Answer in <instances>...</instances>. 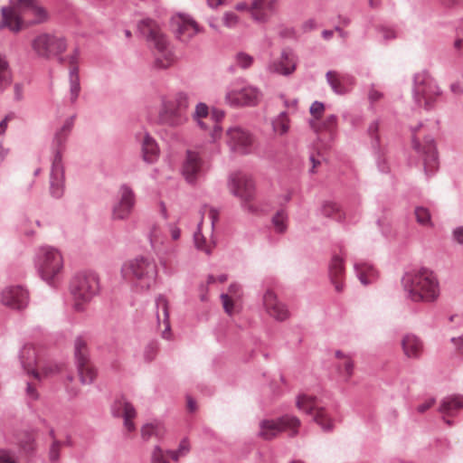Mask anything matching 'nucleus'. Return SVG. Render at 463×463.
<instances>
[{"label": "nucleus", "mask_w": 463, "mask_h": 463, "mask_svg": "<svg viewBox=\"0 0 463 463\" xmlns=\"http://www.w3.org/2000/svg\"><path fill=\"white\" fill-rule=\"evenodd\" d=\"M12 71L5 57L0 54V93L5 91L12 83Z\"/></svg>", "instance_id": "37"}, {"label": "nucleus", "mask_w": 463, "mask_h": 463, "mask_svg": "<svg viewBox=\"0 0 463 463\" xmlns=\"http://www.w3.org/2000/svg\"><path fill=\"white\" fill-rule=\"evenodd\" d=\"M70 290L74 298V309L81 312L84 310V305L99 293V278L92 272L78 273L71 281Z\"/></svg>", "instance_id": "7"}, {"label": "nucleus", "mask_w": 463, "mask_h": 463, "mask_svg": "<svg viewBox=\"0 0 463 463\" xmlns=\"http://www.w3.org/2000/svg\"><path fill=\"white\" fill-rule=\"evenodd\" d=\"M0 300L3 305L19 310L27 307L29 293L21 286H9L2 290Z\"/></svg>", "instance_id": "20"}, {"label": "nucleus", "mask_w": 463, "mask_h": 463, "mask_svg": "<svg viewBox=\"0 0 463 463\" xmlns=\"http://www.w3.org/2000/svg\"><path fill=\"white\" fill-rule=\"evenodd\" d=\"M463 407V397L451 395L445 397L439 405V411L442 414L452 416Z\"/></svg>", "instance_id": "33"}, {"label": "nucleus", "mask_w": 463, "mask_h": 463, "mask_svg": "<svg viewBox=\"0 0 463 463\" xmlns=\"http://www.w3.org/2000/svg\"><path fill=\"white\" fill-rule=\"evenodd\" d=\"M297 59L289 50H283L279 61H273L268 65V71L271 73L288 76L296 70Z\"/></svg>", "instance_id": "21"}, {"label": "nucleus", "mask_w": 463, "mask_h": 463, "mask_svg": "<svg viewBox=\"0 0 463 463\" xmlns=\"http://www.w3.org/2000/svg\"><path fill=\"white\" fill-rule=\"evenodd\" d=\"M436 80L428 71L416 73L413 78L412 96L415 103L425 110H431L441 96Z\"/></svg>", "instance_id": "5"}, {"label": "nucleus", "mask_w": 463, "mask_h": 463, "mask_svg": "<svg viewBox=\"0 0 463 463\" xmlns=\"http://www.w3.org/2000/svg\"><path fill=\"white\" fill-rule=\"evenodd\" d=\"M328 276L335 290L341 293L344 290L345 284L343 278L345 276L344 258L338 254H334L328 264Z\"/></svg>", "instance_id": "25"}, {"label": "nucleus", "mask_w": 463, "mask_h": 463, "mask_svg": "<svg viewBox=\"0 0 463 463\" xmlns=\"http://www.w3.org/2000/svg\"><path fill=\"white\" fill-rule=\"evenodd\" d=\"M326 78L334 92L336 94H345L347 92V88L345 85L346 81L345 77L341 76L335 71H329L326 72Z\"/></svg>", "instance_id": "36"}, {"label": "nucleus", "mask_w": 463, "mask_h": 463, "mask_svg": "<svg viewBox=\"0 0 463 463\" xmlns=\"http://www.w3.org/2000/svg\"><path fill=\"white\" fill-rule=\"evenodd\" d=\"M142 158L146 164H154L159 158V147L156 140L145 133L141 141Z\"/></svg>", "instance_id": "30"}, {"label": "nucleus", "mask_w": 463, "mask_h": 463, "mask_svg": "<svg viewBox=\"0 0 463 463\" xmlns=\"http://www.w3.org/2000/svg\"><path fill=\"white\" fill-rule=\"evenodd\" d=\"M227 144L233 152L247 155L252 151L254 138L245 129L233 127L227 131Z\"/></svg>", "instance_id": "19"}, {"label": "nucleus", "mask_w": 463, "mask_h": 463, "mask_svg": "<svg viewBox=\"0 0 463 463\" xmlns=\"http://www.w3.org/2000/svg\"><path fill=\"white\" fill-rule=\"evenodd\" d=\"M137 28L139 33L154 48L155 66L158 69H166L175 61V55L159 25L154 20L146 18L141 20Z\"/></svg>", "instance_id": "3"}, {"label": "nucleus", "mask_w": 463, "mask_h": 463, "mask_svg": "<svg viewBox=\"0 0 463 463\" xmlns=\"http://www.w3.org/2000/svg\"><path fill=\"white\" fill-rule=\"evenodd\" d=\"M296 405L299 411L310 415L324 431L328 432L334 429V420L321 400L309 394H299Z\"/></svg>", "instance_id": "11"}, {"label": "nucleus", "mask_w": 463, "mask_h": 463, "mask_svg": "<svg viewBox=\"0 0 463 463\" xmlns=\"http://www.w3.org/2000/svg\"><path fill=\"white\" fill-rule=\"evenodd\" d=\"M338 371L348 380L354 373V362L350 356H345L342 363L337 365Z\"/></svg>", "instance_id": "44"}, {"label": "nucleus", "mask_w": 463, "mask_h": 463, "mask_svg": "<svg viewBox=\"0 0 463 463\" xmlns=\"http://www.w3.org/2000/svg\"><path fill=\"white\" fill-rule=\"evenodd\" d=\"M26 396L32 401H35L39 397L36 388L30 383H27Z\"/></svg>", "instance_id": "56"}, {"label": "nucleus", "mask_w": 463, "mask_h": 463, "mask_svg": "<svg viewBox=\"0 0 463 463\" xmlns=\"http://www.w3.org/2000/svg\"><path fill=\"white\" fill-rule=\"evenodd\" d=\"M200 226L201 222L198 224V231L194 234V245L198 250L204 251L206 254H210L211 249L206 246V240L201 232Z\"/></svg>", "instance_id": "46"}, {"label": "nucleus", "mask_w": 463, "mask_h": 463, "mask_svg": "<svg viewBox=\"0 0 463 463\" xmlns=\"http://www.w3.org/2000/svg\"><path fill=\"white\" fill-rule=\"evenodd\" d=\"M354 269L358 279L364 286L373 283L377 278L376 269L369 262L355 261L354 263Z\"/></svg>", "instance_id": "32"}, {"label": "nucleus", "mask_w": 463, "mask_h": 463, "mask_svg": "<svg viewBox=\"0 0 463 463\" xmlns=\"http://www.w3.org/2000/svg\"><path fill=\"white\" fill-rule=\"evenodd\" d=\"M61 447V442L54 439L49 449V458L52 462L58 461L60 458V450Z\"/></svg>", "instance_id": "52"}, {"label": "nucleus", "mask_w": 463, "mask_h": 463, "mask_svg": "<svg viewBox=\"0 0 463 463\" xmlns=\"http://www.w3.org/2000/svg\"><path fill=\"white\" fill-rule=\"evenodd\" d=\"M136 204V195L132 188L123 184L118 190V196L111 205V219L125 221L131 215Z\"/></svg>", "instance_id": "17"}, {"label": "nucleus", "mask_w": 463, "mask_h": 463, "mask_svg": "<svg viewBox=\"0 0 463 463\" xmlns=\"http://www.w3.org/2000/svg\"><path fill=\"white\" fill-rule=\"evenodd\" d=\"M260 91L258 88L238 79L231 83L225 94V101L232 107L254 106Z\"/></svg>", "instance_id": "14"}, {"label": "nucleus", "mask_w": 463, "mask_h": 463, "mask_svg": "<svg viewBox=\"0 0 463 463\" xmlns=\"http://www.w3.org/2000/svg\"><path fill=\"white\" fill-rule=\"evenodd\" d=\"M223 24L229 29H234L239 22V16L233 12H226L222 17Z\"/></svg>", "instance_id": "49"}, {"label": "nucleus", "mask_w": 463, "mask_h": 463, "mask_svg": "<svg viewBox=\"0 0 463 463\" xmlns=\"http://www.w3.org/2000/svg\"><path fill=\"white\" fill-rule=\"evenodd\" d=\"M70 94L69 99L71 104H74L80 92V83L79 76V67L74 66L69 71Z\"/></svg>", "instance_id": "35"}, {"label": "nucleus", "mask_w": 463, "mask_h": 463, "mask_svg": "<svg viewBox=\"0 0 463 463\" xmlns=\"http://www.w3.org/2000/svg\"><path fill=\"white\" fill-rule=\"evenodd\" d=\"M276 0H252L250 7L252 18L257 22H265L273 12Z\"/></svg>", "instance_id": "31"}, {"label": "nucleus", "mask_w": 463, "mask_h": 463, "mask_svg": "<svg viewBox=\"0 0 463 463\" xmlns=\"http://www.w3.org/2000/svg\"><path fill=\"white\" fill-rule=\"evenodd\" d=\"M33 264L40 277L51 284L63 269V258L58 249L43 245L35 250Z\"/></svg>", "instance_id": "4"}, {"label": "nucleus", "mask_w": 463, "mask_h": 463, "mask_svg": "<svg viewBox=\"0 0 463 463\" xmlns=\"http://www.w3.org/2000/svg\"><path fill=\"white\" fill-rule=\"evenodd\" d=\"M73 357L80 381L82 384L94 382L97 372L90 363L88 340L83 335H78L73 343Z\"/></svg>", "instance_id": "12"}, {"label": "nucleus", "mask_w": 463, "mask_h": 463, "mask_svg": "<svg viewBox=\"0 0 463 463\" xmlns=\"http://www.w3.org/2000/svg\"><path fill=\"white\" fill-rule=\"evenodd\" d=\"M319 213L321 215L337 222H342L345 219V213L340 206L333 201H324L319 209Z\"/></svg>", "instance_id": "34"}, {"label": "nucleus", "mask_w": 463, "mask_h": 463, "mask_svg": "<svg viewBox=\"0 0 463 463\" xmlns=\"http://www.w3.org/2000/svg\"><path fill=\"white\" fill-rule=\"evenodd\" d=\"M75 118L76 115L67 118L61 127L56 130L52 143V155L59 152L62 156L68 137L72 131Z\"/></svg>", "instance_id": "24"}, {"label": "nucleus", "mask_w": 463, "mask_h": 463, "mask_svg": "<svg viewBox=\"0 0 463 463\" xmlns=\"http://www.w3.org/2000/svg\"><path fill=\"white\" fill-rule=\"evenodd\" d=\"M183 457L186 456L190 451V445L187 439L181 440L178 449H176Z\"/></svg>", "instance_id": "58"}, {"label": "nucleus", "mask_w": 463, "mask_h": 463, "mask_svg": "<svg viewBox=\"0 0 463 463\" xmlns=\"http://www.w3.org/2000/svg\"><path fill=\"white\" fill-rule=\"evenodd\" d=\"M176 37L183 43H188L200 32L199 25L189 15H179L175 21Z\"/></svg>", "instance_id": "22"}, {"label": "nucleus", "mask_w": 463, "mask_h": 463, "mask_svg": "<svg viewBox=\"0 0 463 463\" xmlns=\"http://www.w3.org/2000/svg\"><path fill=\"white\" fill-rule=\"evenodd\" d=\"M189 108L188 95L178 92L171 98H164L159 111V119L162 124L168 127H179L188 119Z\"/></svg>", "instance_id": "6"}, {"label": "nucleus", "mask_w": 463, "mask_h": 463, "mask_svg": "<svg viewBox=\"0 0 463 463\" xmlns=\"http://www.w3.org/2000/svg\"><path fill=\"white\" fill-rule=\"evenodd\" d=\"M263 305L270 317L284 321L289 317V311L282 302L279 301L272 290H267L263 296Z\"/></svg>", "instance_id": "23"}, {"label": "nucleus", "mask_w": 463, "mask_h": 463, "mask_svg": "<svg viewBox=\"0 0 463 463\" xmlns=\"http://www.w3.org/2000/svg\"><path fill=\"white\" fill-rule=\"evenodd\" d=\"M288 214L284 210H279L272 217V223L277 232L283 233L287 230Z\"/></svg>", "instance_id": "40"}, {"label": "nucleus", "mask_w": 463, "mask_h": 463, "mask_svg": "<svg viewBox=\"0 0 463 463\" xmlns=\"http://www.w3.org/2000/svg\"><path fill=\"white\" fill-rule=\"evenodd\" d=\"M168 229H169L171 237L174 241H176L180 238L181 231L175 224L169 223Z\"/></svg>", "instance_id": "62"}, {"label": "nucleus", "mask_w": 463, "mask_h": 463, "mask_svg": "<svg viewBox=\"0 0 463 463\" xmlns=\"http://www.w3.org/2000/svg\"><path fill=\"white\" fill-rule=\"evenodd\" d=\"M402 283L406 296L413 302H433L439 296V285L434 272L420 268L406 272Z\"/></svg>", "instance_id": "2"}, {"label": "nucleus", "mask_w": 463, "mask_h": 463, "mask_svg": "<svg viewBox=\"0 0 463 463\" xmlns=\"http://www.w3.org/2000/svg\"><path fill=\"white\" fill-rule=\"evenodd\" d=\"M401 345L403 354L407 358L413 360L420 358L423 353L424 345L418 335L412 333L404 335Z\"/></svg>", "instance_id": "27"}, {"label": "nucleus", "mask_w": 463, "mask_h": 463, "mask_svg": "<svg viewBox=\"0 0 463 463\" xmlns=\"http://www.w3.org/2000/svg\"><path fill=\"white\" fill-rule=\"evenodd\" d=\"M423 126L420 122L411 128L413 148L423 156L424 172L427 176L432 175L439 167V158L434 138L430 136L424 137V145L421 146L416 137L417 131Z\"/></svg>", "instance_id": "15"}, {"label": "nucleus", "mask_w": 463, "mask_h": 463, "mask_svg": "<svg viewBox=\"0 0 463 463\" xmlns=\"http://www.w3.org/2000/svg\"><path fill=\"white\" fill-rule=\"evenodd\" d=\"M122 272L125 277L136 279L142 289H149L156 281L157 268L153 260L137 257L125 264Z\"/></svg>", "instance_id": "9"}, {"label": "nucleus", "mask_w": 463, "mask_h": 463, "mask_svg": "<svg viewBox=\"0 0 463 463\" xmlns=\"http://www.w3.org/2000/svg\"><path fill=\"white\" fill-rule=\"evenodd\" d=\"M415 216L418 223L423 226H432L431 215L428 208L417 206L415 208Z\"/></svg>", "instance_id": "42"}, {"label": "nucleus", "mask_w": 463, "mask_h": 463, "mask_svg": "<svg viewBox=\"0 0 463 463\" xmlns=\"http://www.w3.org/2000/svg\"><path fill=\"white\" fill-rule=\"evenodd\" d=\"M209 116V108L205 103L200 102L196 105L195 110L193 114L194 119L197 124L203 129L206 128L205 124L202 121V118Z\"/></svg>", "instance_id": "43"}, {"label": "nucleus", "mask_w": 463, "mask_h": 463, "mask_svg": "<svg viewBox=\"0 0 463 463\" xmlns=\"http://www.w3.org/2000/svg\"><path fill=\"white\" fill-rule=\"evenodd\" d=\"M228 187L230 192L241 200V208L250 213L259 211L253 203L255 199V183L252 177L242 172L232 174L229 177Z\"/></svg>", "instance_id": "8"}, {"label": "nucleus", "mask_w": 463, "mask_h": 463, "mask_svg": "<svg viewBox=\"0 0 463 463\" xmlns=\"http://www.w3.org/2000/svg\"><path fill=\"white\" fill-rule=\"evenodd\" d=\"M65 191V170L62 162V156L57 152L52 155V166L50 173V194L60 199L63 196Z\"/></svg>", "instance_id": "18"}, {"label": "nucleus", "mask_w": 463, "mask_h": 463, "mask_svg": "<svg viewBox=\"0 0 463 463\" xmlns=\"http://www.w3.org/2000/svg\"><path fill=\"white\" fill-rule=\"evenodd\" d=\"M208 215L212 222V226L214 227L215 222L219 220V211L213 207H210Z\"/></svg>", "instance_id": "63"}, {"label": "nucleus", "mask_w": 463, "mask_h": 463, "mask_svg": "<svg viewBox=\"0 0 463 463\" xmlns=\"http://www.w3.org/2000/svg\"><path fill=\"white\" fill-rule=\"evenodd\" d=\"M112 413L115 417L124 418V426L128 431L131 432L135 430L132 419L136 417V410L125 398L118 399L111 407Z\"/></svg>", "instance_id": "26"}, {"label": "nucleus", "mask_w": 463, "mask_h": 463, "mask_svg": "<svg viewBox=\"0 0 463 463\" xmlns=\"http://www.w3.org/2000/svg\"><path fill=\"white\" fill-rule=\"evenodd\" d=\"M148 238L153 249H156L164 243V234L159 225L154 224L151 227Z\"/></svg>", "instance_id": "41"}, {"label": "nucleus", "mask_w": 463, "mask_h": 463, "mask_svg": "<svg viewBox=\"0 0 463 463\" xmlns=\"http://www.w3.org/2000/svg\"><path fill=\"white\" fill-rule=\"evenodd\" d=\"M450 342L457 352L463 354V333L458 336L451 337Z\"/></svg>", "instance_id": "55"}, {"label": "nucleus", "mask_w": 463, "mask_h": 463, "mask_svg": "<svg viewBox=\"0 0 463 463\" xmlns=\"http://www.w3.org/2000/svg\"><path fill=\"white\" fill-rule=\"evenodd\" d=\"M207 150L203 146H195L186 150L182 165V175L189 184L201 180L209 169L206 160Z\"/></svg>", "instance_id": "10"}, {"label": "nucleus", "mask_w": 463, "mask_h": 463, "mask_svg": "<svg viewBox=\"0 0 463 463\" xmlns=\"http://www.w3.org/2000/svg\"><path fill=\"white\" fill-rule=\"evenodd\" d=\"M42 370L44 375H49L59 372L61 368L58 364H45L42 367Z\"/></svg>", "instance_id": "59"}, {"label": "nucleus", "mask_w": 463, "mask_h": 463, "mask_svg": "<svg viewBox=\"0 0 463 463\" xmlns=\"http://www.w3.org/2000/svg\"><path fill=\"white\" fill-rule=\"evenodd\" d=\"M373 151L379 171L382 173H387L389 171V166L384 156L382 155L380 148L376 147Z\"/></svg>", "instance_id": "51"}, {"label": "nucleus", "mask_w": 463, "mask_h": 463, "mask_svg": "<svg viewBox=\"0 0 463 463\" xmlns=\"http://www.w3.org/2000/svg\"><path fill=\"white\" fill-rule=\"evenodd\" d=\"M324 110V103L320 101H314L309 109L310 114L314 117L315 119H318L321 117Z\"/></svg>", "instance_id": "53"}, {"label": "nucleus", "mask_w": 463, "mask_h": 463, "mask_svg": "<svg viewBox=\"0 0 463 463\" xmlns=\"http://www.w3.org/2000/svg\"><path fill=\"white\" fill-rule=\"evenodd\" d=\"M156 317L158 325L163 323L164 330L162 332V337L165 339L170 338V321H169V304L165 297L159 295L156 298Z\"/></svg>", "instance_id": "28"}, {"label": "nucleus", "mask_w": 463, "mask_h": 463, "mask_svg": "<svg viewBox=\"0 0 463 463\" xmlns=\"http://www.w3.org/2000/svg\"><path fill=\"white\" fill-rule=\"evenodd\" d=\"M19 358L24 370L28 374H32L35 379L40 380L41 374L35 369L37 356L34 346L32 345H24L20 351Z\"/></svg>", "instance_id": "29"}, {"label": "nucleus", "mask_w": 463, "mask_h": 463, "mask_svg": "<svg viewBox=\"0 0 463 463\" xmlns=\"http://www.w3.org/2000/svg\"><path fill=\"white\" fill-rule=\"evenodd\" d=\"M0 463H16V461L9 452L0 450Z\"/></svg>", "instance_id": "61"}, {"label": "nucleus", "mask_w": 463, "mask_h": 463, "mask_svg": "<svg viewBox=\"0 0 463 463\" xmlns=\"http://www.w3.org/2000/svg\"><path fill=\"white\" fill-rule=\"evenodd\" d=\"M435 402H436V400L434 398H429L423 403L420 404L417 407L418 412H420V413L425 412L427 410H429L430 408H431L434 405Z\"/></svg>", "instance_id": "57"}, {"label": "nucleus", "mask_w": 463, "mask_h": 463, "mask_svg": "<svg viewBox=\"0 0 463 463\" xmlns=\"http://www.w3.org/2000/svg\"><path fill=\"white\" fill-rule=\"evenodd\" d=\"M453 236L458 242L463 244V227H458L455 229Z\"/></svg>", "instance_id": "64"}, {"label": "nucleus", "mask_w": 463, "mask_h": 463, "mask_svg": "<svg viewBox=\"0 0 463 463\" xmlns=\"http://www.w3.org/2000/svg\"><path fill=\"white\" fill-rule=\"evenodd\" d=\"M377 32L383 43H388L397 37V32L392 27L380 26Z\"/></svg>", "instance_id": "47"}, {"label": "nucleus", "mask_w": 463, "mask_h": 463, "mask_svg": "<svg viewBox=\"0 0 463 463\" xmlns=\"http://www.w3.org/2000/svg\"><path fill=\"white\" fill-rule=\"evenodd\" d=\"M300 420L294 415L286 414L277 420H262L260 422L258 436L265 440H270L277 437L281 431H289L290 437L298 433Z\"/></svg>", "instance_id": "13"}, {"label": "nucleus", "mask_w": 463, "mask_h": 463, "mask_svg": "<svg viewBox=\"0 0 463 463\" xmlns=\"http://www.w3.org/2000/svg\"><path fill=\"white\" fill-rule=\"evenodd\" d=\"M155 432V427L152 424H146L143 426L141 430L142 437L145 439H148Z\"/></svg>", "instance_id": "60"}, {"label": "nucleus", "mask_w": 463, "mask_h": 463, "mask_svg": "<svg viewBox=\"0 0 463 463\" xmlns=\"http://www.w3.org/2000/svg\"><path fill=\"white\" fill-rule=\"evenodd\" d=\"M311 128L316 131L326 130L332 132L337 126V117L334 114L327 116L322 122L321 126H317L313 120H310Z\"/></svg>", "instance_id": "38"}, {"label": "nucleus", "mask_w": 463, "mask_h": 463, "mask_svg": "<svg viewBox=\"0 0 463 463\" xmlns=\"http://www.w3.org/2000/svg\"><path fill=\"white\" fill-rule=\"evenodd\" d=\"M32 48L39 57L49 59L62 53L67 44L63 37L42 33L33 40Z\"/></svg>", "instance_id": "16"}, {"label": "nucleus", "mask_w": 463, "mask_h": 463, "mask_svg": "<svg viewBox=\"0 0 463 463\" xmlns=\"http://www.w3.org/2000/svg\"><path fill=\"white\" fill-rule=\"evenodd\" d=\"M253 61V57L244 52H239L235 55L236 65L243 70L249 69Z\"/></svg>", "instance_id": "45"}, {"label": "nucleus", "mask_w": 463, "mask_h": 463, "mask_svg": "<svg viewBox=\"0 0 463 463\" xmlns=\"http://www.w3.org/2000/svg\"><path fill=\"white\" fill-rule=\"evenodd\" d=\"M0 29L8 27L17 33L23 24H37L48 20V13L37 0H10L8 7L1 9Z\"/></svg>", "instance_id": "1"}, {"label": "nucleus", "mask_w": 463, "mask_h": 463, "mask_svg": "<svg viewBox=\"0 0 463 463\" xmlns=\"http://www.w3.org/2000/svg\"><path fill=\"white\" fill-rule=\"evenodd\" d=\"M167 453L166 450H163L160 446H155L152 456H151V463H169L166 458Z\"/></svg>", "instance_id": "48"}, {"label": "nucleus", "mask_w": 463, "mask_h": 463, "mask_svg": "<svg viewBox=\"0 0 463 463\" xmlns=\"http://www.w3.org/2000/svg\"><path fill=\"white\" fill-rule=\"evenodd\" d=\"M273 129L279 135L286 134L289 129V120L286 112H281L272 123Z\"/></svg>", "instance_id": "39"}, {"label": "nucleus", "mask_w": 463, "mask_h": 463, "mask_svg": "<svg viewBox=\"0 0 463 463\" xmlns=\"http://www.w3.org/2000/svg\"><path fill=\"white\" fill-rule=\"evenodd\" d=\"M221 299H222V306H223L225 312L231 316L232 314V310H233L232 300L230 298L228 294H222Z\"/></svg>", "instance_id": "54"}, {"label": "nucleus", "mask_w": 463, "mask_h": 463, "mask_svg": "<svg viewBox=\"0 0 463 463\" xmlns=\"http://www.w3.org/2000/svg\"><path fill=\"white\" fill-rule=\"evenodd\" d=\"M379 129V122L377 120L373 121L368 127V134L372 137V146L373 149L379 147V137L377 136V132Z\"/></svg>", "instance_id": "50"}]
</instances>
